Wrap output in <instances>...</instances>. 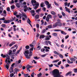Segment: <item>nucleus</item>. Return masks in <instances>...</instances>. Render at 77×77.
I'll return each instance as SVG.
<instances>
[{
	"instance_id": "nucleus-8",
	"label": "nucleus",
	"mask_w": 77,
	"mask_h": 77,
	"mask_svg": "<svg viewBox=\"0 0 77 77\" xmlns=\"http://www.w3.org/2000/svg\"><path fill=\"white\" fill-rule=\"evenodd\" d=\"M45 37V35H40L39 38L40 39H44Z\"/></svg>"
},
{
	"instance_id": "nucleus-57",
	"label": "nucleus",
	"mask_w": 77,
	"mask_h": 77,
	"mask_svg": "<svg viewBox=\"0 0 77 77\" xmlns=\"http://www.w3.org/2000/svg\"><path fill=\"white\" fill-rule=\"evenodd\" d=\"M29 46L32 48H34V46L32 45V44H30L29 45Z\"/></svg>"
},
{
	"instance_id": "nucleus-60",
	"label": "nucleus",
	"mask_w": 77,
	"mask_h": 77,
	"mask_svg": "<svg viewBox=\"0 0 77 77\" xmlns=\"http://www.w3.org/2000/svg\"><path fill=\"white\" fill-rule=\"evenodd\" d=\"M60 64H61V61H60L59 62H58V63H57V65H60Z\"/></svg>"
},
{
	"instance_id": "nucleus-26",
	"label": "nucleus",
	"mask_w": 77,
	"mask_h": 77,
	"mask_svg": "<svg viewBox=\"0 0 77 77\" xmlns=\"http://www.w3.org/2000/svg\"><path fill=\"white\" fill-rule=\"evenodd\" d=\"M15 54H12L11 55V58H12V59H14V56L15 57V55H14Z\"/></svg>"
},
{
	"instance_id": "nucleus-54",
	"label": "nucleus",
	"mask_w": 77,
	"mask_h": 77,
	"mask_svg": "<svg viewBox=\"0 0 77 77\" xmlns=\"http://www.w3.org/2000/svg\"><path fill=\"white\" fill-rule=\"evenodd\" d=\"M37 35H36V38H38L39 36V34L37 33Z\"/></svg>"
},
{
	"instance_id": "nucleus-44",
	"label": "nucleus",
	"mask_w": 77,
	"mask_h": 77,
	"mask_svg": "<svg viewBox=\"0 0 77 77\" xmlns=\"http://www.w3.org/2000/svg\"><path fill=\"white\" fill-rule=\"evenodd\" d=\"M2 27H6V24H3L2 25Z\"/></svg>"
},
{
	"instance_id": "nucleus-7",
	"label": "nucleus",
	"mask_w": 77,
	"mask_h": 77,
	"mask_svg": "<svg viewBox=\"0 0 77 77\" xmlns=\"http://www.w3.org/2000/svg\"><path fill=\"white\" fill-rule=\"evenodd\" d=\"M68 75H69V76H71L72 75V72L70 71L67 73L66 74V76H68Z\"/></svg>"
},
{
	"instance_id": "nucleus-37",
	"label": "nucleus",
	"mask_w": 77,
	"mask_h": 77,
	"mask_svg": "<svg viewBox=\"0 0 77 77\" xmlns=\"http://www.w3.org/2000/svg\"><path fill=\"white\" fill-rule=\"evenodd\" d=\"M59 57H60V58H61L62 59V58L63 57V55L61 54H60L59 55Z\"/></svg>"
},
{
	"instance_id": "nucleus-35",
	"label": "nucleus",
	"mask_w": 77,
	"mask_h": 77,
	"mask_svg": "<svg viewBox=\"0 0 77 77\" xmlns=\"http://www.w3.org/2000/svg\"><path fill=\"white\" fill-rule=\"evenodd\" d=\"M41 75H42V74L41 73H40L37 75L38 77H40L41 76Z\"/></svg>"
},
{
	"instance_id": "nucleus-42",
	"label": "nucleus",
	"mask_w": 77,
	"mask_h": 77,
	"mask_svg": "<svg viewBox=\"0 0 77 77\" xmlns=\"http://www.w3.org/2000/svg\"><path fill=\"white\" fill-rule=\"evenodd\" d=\"M29 48L30 47L29 45L26 46L25 47V48H26V49H29Z\"/></svg>"
},
{
	"instance_id": "nucleus-23",
	"label": "nucleus",
	"mask_w": 77,
	"mask_h": 77,
	"mask_svg": "<svg viewBox=\"0 0 77 77\" xmlns=\"http://www.w3.org/2000/svg\"><path fill=\"white\" fill-rule=\"evenodd\" d=\"M47 17H48L49 18H52V16L51 14H49L48 15Z\"/></svg>"
},
{
	"instance_id": "nucleus-16",
	"label": "nucleus",
	"mask_w": 77,
	"mask_h": 77,
	"mask_svg": "<svg viewBox=\"0 0 77 77\" xmlns=\"http://www.w3.org/2000/svg\"><path fill=\"white\" fill-rule=\"evenodd\" d=\"M44 2H42V3H41V5H40V6L42 7V8H43V7H44Z\"/></svg>"
},
{
	"instance_id": "nucleus-59",
	"label": "nucleus",
	"mask_w": 77,
	"mask_h": 77,
	"mask_svg": "<svg viewBox=\"0 0 77 77\" xmlns=\"http://www.w3.org/2000/svg\"><path fill=\"white\" fill-rule=\"evenodd\" d=\"M42 10H43L44 11H46V8L45 7H43L42 8Z\"/></svg>"
},
{
	"instance_id": "nucleus-34",
	"label": "nucleus",
	"mask_w": 77,
	"mask_h": 77,
	"mask_svg": "<svg viewBox=\"0 0 77 77\" xmlns=\"http://www.w3.org/2000/svg\"><path fill=\"white\" fill-rule=\"evenodd\" d=\"M73 71H74V72H75V73H77V68L74 69H73Z\"/></svg>"
},
{
	"instance_id": "nucleus-19",
	"label": "nucleus",
	"mask_w": 77,
	"mask_h": 77,
	"mask_svg": "<svg viewBox=\"0 0 77 77\" xmlns=\"http://www.w3.org/2000/svg\"><path fill=\"white\" fill-rule=\"evenodd\" d=\"M29 9L28 8V7H27L26 8H25L24 10V12H26L27 11H29Z\"/></svg>"
},
{
	"instance_id": "nucleus-24",
	"label": "nucleus",
	"mask_w": 77,
	"mask_h": 77,
	"mask_svg": "<svg viewBox=\"0 0 77 77\" xmlns=\"http://www.w3.org/2000/svg\"><path fill=\"white\" fill-rule=\"evenodd\" d=\"M70 60L71 61H72V62H74L75 60V59L74 58H71L70 59Z\"/></svg>"
},
{
	"instance_id": "nucleus-32",
	"label": "nucleus",
	"mask_w": 77,
	"mask_h": 77,
	"mask_svg": "<svg viewBox=\"0 0 77 77\" xmlns=\"http://www.w3.org/2000/svg\"><path fill=\"white\" fill-rule=\"evenodd\" d=\"M54 54H57V55H59V54L58 53V52H57V51H54Z\"/></svg>"
},
{
	"instance_id": "nucleus-49",
	"label": "nucleus",
	"mask_w": 77,
	"mask_h": 77,
	"mask_svg": "<svg viewBox=\"0 0 77 77\" xmlns=\"http://www.w3.org/2000/svg\"><path fill=\"white\" fill-rule=\"evenodd\" d=\"M44 48L45 49L48 48V49H49V50H50V47H48L47 46H44Z\"/></svg>"
},
{
	"instance_id": "nucleus-55",
	"label": "nucleus",
	"mask_w": 77,
	"mask_h": 77,
	"mask_svg": "<svg viewBox=\"0 0 77 77\" xmlns=\"http://www.w3.org/2000/svg\"><path fill=\"white\" fill-rule=\"evenodd\" d=\"M77 2V0H73V3H76Z\"/></svg>"
},
{
	"instance_id": "nucleus-33",
	"label": "nucleus",
	"mask_w": 77,
	"mask_h": 77,
	"mask_svg": "<svg viewBox=\"0 0 77 77\" xmlns=\"http://www.w3.org/2000/svg\"><path fill=\"white\" fill-rule=\"evenodd\" d=\"M45 43L46 44V45H48V40L47 41H45Z\"/></svg>"
},
{
	"instance_id": "nucleus-11",
	"label": "nucleus",
	"mask_w": 77,
	"mask_h": 77,
	"mask_svg": "<svg viewBox=\"0 0 77 77\" xmlns=\"http://www.w3.org/2000/svg\"><path fill=\"white\" fill-rule=\"evenodd\" d=\"M58 25V22H56L53 25V27H56Z\"/></svg>"
},
{
	"instance_id": "nucleus-52",
	"label": "nucleus",
	"mask_w": 77,
	"mask_h": 77,
	"mask_svg": "<svg viewBox=\"0 0 77 77\" xmlns=\"http://www.w3.org/2000/svg\"><path fill=\"white\" fill-rule=\"evenodd\" d=\"M7 10L8 12L10 11V8L9 7H8L7 8Z\"/></svg>"
},
{
	"instance_id": "nucleus-31",
	"label": "nucleus",
	"mask_w": 77,
	"mask_h": 77,
	"mask_svg": "<svg viewBox=\"0 0 77 77\" xmlns=\"http://www.w3.org/2000/svg\"><path fill=\"white\" fill-rule=\"evenodd\" d=\"M15 51H16V49L13 50V53H12V54H15Z\"/></svg>"
},
{
	"instance_id": "nucleus-5",
	"label": "nucleus",
	"mask_w": 77,
	"mask_h": 77,
	"mask_svg": "<svg viewBox=\"0 0 77 77\" xmlns=\"http://www.w3.org/2000/svg\"><path fill=\"white\" fill-rule=\"evenodd\" d=\"M5 62L6 63H7V64L6 65V68L7 69H9V63H8V60L6 59L5 60Z\"/></svg>"
},
{
	"instance_id": "nucleus-36",
	"label": "nucleus",
	"mask_w": 77,
	"mask_h": 77,
	"mask_svg": "<svg viewBox=\"0 0 77 77\" xmlns=\"http://www.w3.org/2000/svg\"><path fill=\"white\" fill-rule=\"evenodd\" d=\"M62 23L58 22V26H62Z\"/></svg>"
},
{
	"instance_id": "nucleus-45",
	"label": "nucleus",
	"mask_w": 77,
	"mask_h": 77,
	"mask_svg": "<svg viewBox=\"0 0 77 77\" xmlns=\"http://www.w3.org/2000/svg\"><path fill=\"white\" fill-rule=\"evenodd\" d=\"M24 75L25 77H27L28 75H29V74H24Z\"/></svg>"
},
{
	"instance_id": "nucleus-30",
	"label": "nucleus",
	"mask_w": 77,
	"mask_h": 77,
	"mask_svg": "<svg viewBox=\"0 0 77 77\" xmlns=\"http://www.w3.org/2000/svg\"><path fill=\"white\" fill-rule=\"evenodd\" d=\"M52 35H53V36H57V33H53Z\"/></svg>"
},
{
	"instance_id": "nucleus-41",
	"label": "nucleus",
	"mask_w": 77,
	"mask_h": 77,
	"mask_svg": "<svg viewBox=\"0 0 77 77\" xmlns=\"http://www.w3.org/2000/svg\"><path fill=\"white\" fill-rule=\"evenodd\" d=\"M39 57L38 58V57L36 56V57H34V59H36V60H37V59H39Z\"/></svg>"
},
{
	"instance_id": "nucleus-29",
	"label": "nucleus",
	"mask_w": 77,
	"mask_h": 77,
	"mask_svg": "<svg viewBox=\"0 0 77 77\" xmlns=\"http://www.w3.org/2000/svg\"><path fill=\"white\" fill-rule=\"evenodd\" d=\"M40 44H38V46L37 47V48H39V50H41V47H40V46H39Z\"/></svg>"
},
{
	"instance_id": "nucleus-62",
	"label": "nucleus",
	"mask_w": 77,
	"mask_h": 77,
	"mask_svg": "<svg viewBox=\"0 0 77 77\" xmlns=\"http://www.w3.org/2000/svg\"><path fill=\"white\" fill-rule=\"evenodd\" d=\"M45 51V49L44 48L42 49H41V51H42V52H43V51Z\"/></svg>"
},
{
	"instance_id": "nucleus-53",
	"label": "nucleus",
	"mask_w": 77,
	"mask_h": 77,
	"mask_svg": "<svg viewBox=\"0 0 77 77\" xmlns=\"http://www.w3.org/2000/svg\"><path fill=\"white\" fill-rule=\"evenodd\" d=\"M12 28H13L12 27H11L10 28V29H9L8 30V32H10V31H11L12 30Z\"/></svg>"
},
{
	"instance_id": "nucleus-28",
	"label": "nucleus",
	"mask_w": 77,
	"mask_h": 77,
	"mask_svg": "<svg viewBox=\"0 0 77 77\" xmlns=\"http://www.w3.org/2000/svg\"><path fill=\"white\" fill-rule=\"evenodd\" d=\"M54 31L55 32H60V31H62L61 29H54Z\"/></svg>"
},
{
	"instance_id": "nucleus-48",
	"label": "nucleus",
	"mask_w": 77,
	"mask_h": 77,
	"mask_svg": "<svg viewBox=\"0 0 77 77\" xmlns=\"http://www.w3.org/2000/svg\"><path fill=\"white\" fill-rule=\"evenodd\" d=\"M11 8L12 9H14V8H15V6L14 5H12L11 7Z\"/></svg>"
},
{
	"instance_id": "nucleus-6",
	"label": "nucleus",
	"mask_w": 77,
	"mask_h": 77,
	"mask_svg": "<svg viewBox=\"0 0 77 77\" xmlns=\"http://www.w3.org/2000/svg\"><path fill=\"white\" fill-rule=\"evenodd\" d=\"M11 22V20H5L4 21V23H5V24H9V23Z\"/></svg>"
},
{
	"instance_id": "nucleus-63",
	"label": "nucleus",
	"mask_w": 77,
	"mask_h": 77,
	"mask_svg": "<svg viewBox=\"0 0 77 77\" xmlns=\"http://www.w3.org/2000/svg\"><path fill=\"white\" fill-rule=\"evenodd\" d=\"M53 66V64H51V65H49V66L50 67V68H51L52 66Z\"/></svg>"
},
{
	"instance_id": "nucleus-46",
	"label": "nucleus",
	"mask_w": 77,
	"mask_h": 77,
	"mask_svg": "<svg viewBox=\"0 0 77 77\" xmlns=\"http://www.w3.org/2000/svg\"><path fill=\"white\" fill-rule=\"evenodd\" d=\"M14 73H10V76L11 77H13V76H14Z\"/></svg>"
},
{
	"instance_id": "nucleus-64",
	"label": "nucleus",
	"mask_w": 77,
	"mask_h": 77,
	"mask_svg": "<svg viewBox=\"0 0 77 77\" xmlns=\"http://www.w3.org/2000/svg\"><path fill=\"white\" fill-rule=\"evenodd\" d=\"M67 63H71V62L68 59H67Z\"/></svg>"
},
{
	"instance_id": "nucleus-3",
	"label": "nucleus",
	"mask_w": 77,
	"mask_h": 77,
	"mask_svg": "<svg viewBox=\"0 0 77 77\" xmlns=\"http://www.w3.org/2000/svg\"><path fill=\"white\" fill-rule=\"evenodd\" d=\"M32 66H30L29 64H28L27 65L26 67V68L27 69V71H28H28L29 72H30V69H30V68H32Z\"/></svg>"
},
{
	"instance_id": "nucleus-14",
	"label": "nucleus",
	"mask_w": 77,
	"mask_h": 77,
	"mask_svg": "<svg viewBox=\"0 0 77 77\" xmlns=\"http://www.w3.org/2000/svg\"><path fill=\"white\" fill-rule=\"evenodd\" d=\"M16 6L17 8H20V3H16Z\"/></svg>"
},
{
	"instance_id": "nucleus-27",
	"label": "nucleus",
	"mask_w": 77,
	"mask_h": 77,
	"mask_svg": "<svg viewBox=\"0 0 77 77\" xmlns=\"http://www.w3.org/2000/svg\"><path fill=\"white\" fill-rule=\"evenodd\" d=\"M51 14H52V15H56V13L54 12V11H52L51 12Z\"/></svg>"
},
{
	"instance_id": "nucleus-13",
	"label": "nucleus",
	"mask_w": 77,
	"mask_h": 77,
	"mask_svg": "<svg viewBox=\"0 0 77 77\" xmlns=\"http://www.w3.org/2000/svg\"><path fill=\"white\" fill-rule=\"evenodd\" d=\"M46 38L45 39V40H50V38L48 35H47L46 37Z\"/></svg>"
},
{
	"instance_id": "nucleus-20",
	"label": "nucleus",
	"mask_w": 77,
	"mask_h": 77,
	"mask_svg": "<svg viewBox=\"0 0 77 77\" xmlns=\"http://www.w3.org/2000/svg\"><path fill=\"white\" fill-rule=\"evenodd\" d=\"M39 16L38 14L36 15L35 17V18L36 19H38L39 18Z\"/></svg>"
},
{
	"instance_id": "nucleus-40",
	"label": "nucleus",
	"mask_w": 77,
	"mask_h": 77,
	"mask_svg": "<svg viewBox=\"0 0 77 77\" xmlns=\"http://www.w3.org/2000/svg\"><path fill=\"white\" fill-rule=\"evenodd\" d=\"M62 14L63 17H65V13L63 11L62 12Z\"/></svg>"
},
{
	"instance_id": "nucleus-38",
	"label": "nucleus",
	"mask_w": 77,
	"mask_h": 77,
	"mask_svg": "<svg viewBox=\"0 0 77 77\" xmlns=\"http://www.w3.org/2000/svg\"><path fill=\"white\" fill-rule=\"evenodd\" d=\"M50 18L48 17H47L46 20L47 21H49Z\"/></svg>"
},
{
	"instance_id": "nucleus-9",
	"label": "nucleus",
	"mask_w": 77,
	"mask_h": 77,
	"mask_svg": "<svg viewBox=\"0 0 77 77\" xmlns=\"http://www.w3.org/2000/svg\"><path fill=\"white\" fill-rule=\"evenodd\" d=\"M9 71L10 73H12L14 72V70H13V68L12 67H11L10 69L9 70Z\"/></svg>"
},
{
	"instance_id": "nucleus-43",
	"label": "nucleus",
	"mask_w": 77,
	"mask_h": 77,
	"mask_svg": "<svg viewBox=\"0 0 77 77\" xmlns=\"http://www.w3.org/2000/svg\"><path fill=\"white\" fill-rule=\"evenodd\" d=\"M48 27V29H51L52 28V26L51 25H49Z\"/></svg>"
},
{
	"instance_id": "nucleus-2",
	"label": "nucleus",
	"mask_w": 77,
	"mask_h": 77,
	"mask_svg": "<svg viewBox=\"0 0 77 77\" xmlns=\"http://www.w3.org/2000/svg\"><path fill=\"white\" fill-rule=\"evenodd\" d=\"M36 3V1L35 0H32L31 1V3L33 6H38L39 5V3H37V4H33V3Z\"/></svg>"
},
{
	"instance_id": "nucleus-22",
	"label": "nucleus",
	"mask_w": 77,
	"mask_h": 77,
	"mask_svg": "<svg viewBox=\"0 0 77 77\" xmlns=\"http://www.w3.org/2000/svg\"><path fill=\"white\" fill-rule=\"evenodd\" d=\"M45 3L46 5H48L49 4V2H48V1H45Z\"/></svg>"
},
{
	"instance_id": "nucleus-25",
	"label": "nucleus",
	"mask_w": 77,
	"mask_h": 77,
	"mask_svg": "<svg viewBox=\"0 0 77 77\" xmlns=\"http://www.w3.org/2000/svg\"><path fill=\"white\" fill-rule=\"evenodd\" d=\"M41 8L38 9V10H36L35 11V12H37V13H38V12H41Z\"/></svg>"
},
{
	"instance_id": "nucleus-17",
	"label": "nucleus",
	"mask_w": 77,
	"mask_h": 77,
	"mask_svg": "<svg viewBox=\"0 0 77 77\" xmlns=\"http://www.w3.org/2000/svg\"><path fill=\"white\" fill-rule=\"evenodd\" d=\"M25 52L26 54H29V50L25 51Z\"/></svg>"
},
{
	"instance_id": "nucleus-12",
	"label": "nucleus",
	"mask_w": 77,
	"mask_h": 77,
	"mask_svg": "<svg viewBox=\"0 0 77 77\" xmlns=\"http://www.w3.org/2000/svg\"><path fill=\"white\" fill-rule=\"evenodd\" d=\"M61 34H62L63 35H66L67 34V33L63 31H62V30L61 31Z\"/></svg>"
},
{
	"instance_id": "nucleus-56",
	"label": "nucleus",
	"mask_w": 77,
	"mask_h": 77,
	"mask_svg": "<svg viewBox=\"0 0 77 77\" xmlns=\"http://www.w3.org/2000/svg\"><path fill=\"white\" fill-rule=\"evenodd\" d=\"M41 22L42 23L41 24V25H43V24H44V20H41Z\"/></svg>"
},
{
	"instance_id": "nucleus-47",
	"label": "nucleus",
	"mask_w": 77,
	"mask_h": 77,
	"mask_svg": "<svg viewBox=\"0 0 77 77\" xmlns=\"http://www.w3.org/2000/svg\"><path fill=\"white\" fill-rule=\"evenodd\" d=\"M45 32H46V30L45 29L42 31V33H44Z\"/></svg>"
},
{
	"instance_id": "nucleus-61",
	"label": "nucleus",
	"mask_w": 77,
	"mask_h": 77,
	"mask_svg": "<svg viewBox=\"0 0 77 77\" xmlns=\"http://www.w3.org/2000/svg\"><path fill=\"white\" fill-rule=\"evenodd\" d=\"M16 43L15 42H13L11 43V44H12V45H14V44H15Z\"/></svg>"
},
{
	"instance_id": "nucleus-4",
	"label": "nucleus",
	"mask_w": 77,
	"mask_h": 77,
	"mask_svg": "<svg viewBox=\"0 0 77 77\" xmlns=\"http://www.w3.org/2000/svg\"><path fill=\"white\" fill-rule=\"evenodd\" d=\"M25 56L27 59H30V57L32 56V54H30L29 56L27 54H25Z\"/></svg>"
},
{
	"instance_id": "nucleus-58",
	"label": "nucleus",
	"mask_w": 77,
	"mask_h": 77,
	"mask_svg": "<svg viewBox=\"0 0 77 77\" xmlns=\"http://www.w3.org/2000/svg\"><path fill=\"white\" fill-rule=\"evenodd\" d=\"M36 26L37 28H39V25L38 24H37L36 25Z\"/></svg>"
},
{
	"instance_id": "nucleus-21",
	"label": "nucleus",
	"mask_w": 77,
	"mask_h": 77,
	"mask_svg": "<svg viewBox=\"0 0 77 77\" xmlns=\"http://www.w3.org/2000/svg\"><path fill=\"white\" fill-rule=\"evenodd\" d=\"M9 53H8L9 55H11V54L12 55V50H10L9 51Z\"/></svg>"
},
{
	"instance_id": "nucleus-10",
	"label": "nucleus",
	"mask_w": 77,
	"mask_h": 77,
	"mask_svg": "<svg viewBox=\"0 0 77 77\" xmlns=\"http://www.w3.org/2000/svg\"><path fill=\"white\" fill-rule=\"evenodd\" d=\"M65 9H66V12H68L69 13H70L71 12V11H70V9H68L66 7H65Z\"/></svg>"
},
{
	"instance_id": "nucleus-15",
	"label": "nucleus",
	"mask_w": 77,
	"mask_h": 77,
	"mask_svg": "<svg viewBox=\"0 0 77 77\" xmlns=\"http://www.w3.org/2000/svg\"><path fill=\"white\" fill-rule=\"evenodd\" d=\"M15 71V72L16 73H17V72L18 71H20V69H18L17 68H15L14 69Z\"/></svg>"
},
{
	"instance_id": "nucleus-18",
	"label": "nucleus",
	"mask_w": 77,
	"mask_h": 77,
	"mask_svg": "<svg viewBox=\"0 0 77 77\" xmlns=\"http://www.w3.org/2000/svg\"><path fill=\"white\" fill-rule=\"evenodd\" d=\"M7 56L8 57L6 58V59L7 60H10V57H9L8 54L7 55Z\"/></svg>"
},
{
	"instance_id": "nucleus-51",
	"label": "nucleus",
	"mask_w": 77,
	"mask_h": 77,
	"mask_svg": "<svg viewBox=\"0 0 77 77\" xmlns=\"http://www.w3.org/2000/svg\"><path fill=\"white\" fill-rule=\"evenodd\" d=\"M59 61V60H54L53 61V63H56V62H57Z\"/></svg>"
},
{
	"instance_id": "nucleus-1",
	"label": "nucleus",
	"mask_w": 77,
	"mask_h": 77,
	"mask_svg": "<svg viewBox=\"0 0 77 77\" xmlns=\"http://www.w3.org/2000/svg\"><path fill=\"white\" fill-rule=\"evenodd\" d=\"M52 74L54 77H61L60 74H62V72H60L58 69H56L53 70Z\"/></svg>"
},
{
	"instance_id": "nucleus-50",
	"label": "nucleus",
	"mask_w": 77,
	"mask_h": 77,
	"mask_svg": "<svg viewBox=\"0 0 77 77\" xmlns=\"http://www.w3.org/2000/svg\"><path fill=\"white\" fill-rule=\"evenodd\" d=\"M47 8H51V5L49 4L47 5Z\"/></svg>"
},
{
	"instance_id": "nucleus-39",
	"label": "nucleus",
	"mask_w": 77,
	"mask_h": 77,
	"mask_svg": "<svg viewBox=\"0 0 77 77\" xmlns=\"http://www.w3.org/2000/svg\"><path fill=\"white\" fill-rule=\"evenodd\" d=\"M30 12L31 14H34L35 12V10H31Z\"/></svg>"
}]
</instances>
